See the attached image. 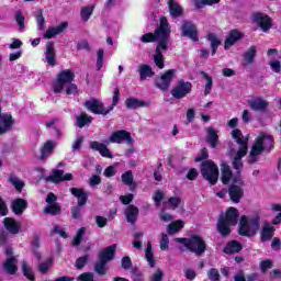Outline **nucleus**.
I'll list each match as a JSON object with an SVG mask.
<instances>
[{
    "label": "nucleus",
    "instance_id": "nucleus-1",
    "mask_svg": "<svg viewBox=\"0 0 281 281\" xmlns=\"http://www.w3.org/2000/svg\"><path fill=\"white\" fill-rule=\"evenodd\" d=\"M221 166L222 183H224V186H227V183H231V181L232 183H235L228 188V195L231 201H233V203H240V199H243L245 195V190H243V179L240 178V168L236 169L237 175L234 176L229 165L223 162Z\"/></svg>",
    "mask_w": 281,
    "mask_h": 281
},
{
    "label": "nucleus",
    "instance_id": "nucleus-2",
    "mask_svg": "<svg viewBox=\"0 0 281 281\" xmlns=\"http://www.w3.org/2000/svg\"><path fill=\"white\" fill-rule=\"evenodd\" d=\"M231 137L238 144L239 149L231 150V157L233 159V166L235 170L243 168V157L247 155V150H249L248 143L249 138L243 135V132L238 128H234L231 133Z\"/></svg>",
    "mask_w": 281,
    "mask_h": 281
},
{
    "label": "nucleus",
    "instance_id": "nucleus-3",
    "mask_svg": "<svg viewBox=\"0 0 281 281\" xmlns=\"http://www.w3.org/2000/svg\"><path fill=\"white\" fill-rule=\"evenodd\" d=\"M71 82H74V71H61L53 85L54 93H63V90L66 89V95H78V86Z\"/></svg>",
    "mask_w": 281,
    "mask_h": 281
},
{
    "label": "nucleus",
    "instance_id": "nucleus-4",
    "mask_svg": "<svg viewBox=\"0 0 281 281\" xmlns=\"http://www.w3.org/2000/svg\"><path fill=\"white\" fill-rule=\"evenodd\" d=\"M168 38H170V24L168 23V19L166 16L160 18V25L155 33H146L140 37L142 43H168Z\"/></svg>",
    "mask_w": 281,
    "mask_h": 281
},
{
    "label": "nucleus",
    "instance_id": "nucleus-5",
    "mask_svg": "<svg viewBox=\"0 0 281 281\" xmlns=\"http://www.w3.org/2000/svg\"><path fill=\"white\" fill-rule=\"evenodd\" d=\"M260 229V215H243L239 220L238 234L240 236H256Z\"/></svg>",
    "mask_w": 281,
    "mask_h": 281
},
{
    "label": "nucleus",
    "instance_id": "nucleus-6",
    "mask_svg": "<svg viewBox=\"0 0 281 281\" xmlns=\"http://www.w3.org/2000/svg\"><path fill=\"white\" fill-rule=\"evenodd\" d=\"M273 148V136L267 133H260L255 144L250 150V164H254L256 159H258V155H260L263 150H271Z\"/></svg>",
    "mask_w": 281,
    "mask_h": 281
},
{
    "label": "nucleus",
    "instance_id": "nucleus-7",
    "mask_svg": "<svg viewBox=\"0 0 281 281\" xmlns=\"http://www.w3.org/2000/svg\"><path fill=\"white\" fill-rule=\"evenodd\" d=\"M237 224H238V210L232 206L226 211V216L221 217L218 220L217 231L222 236H229V234H232V229L229 227H234Z\"/></svg>",
    "mask_w": 281,
    "mask_h": 281
},
{
    "label": "nucleus",
    "instance_id": "nucleus-8",
    "mask_svg": "<svg viewBox=\"0 0 281 281\" xmlns=\"http://www.w3.org/2000/svg\"><path fill=\"white\" fill-rule=\"evenodd\" d=\"M176 243L183 245L189 251L195 254V256H203L205 249H207V244L203 240V237L199 235H193L189 238H176Z\"/></svg>",
    "mask_w": 281,
    "mask_h": 281
},
{
    "label": "nucleus",
    "instance_id": "nucleus-9",
    "mask_svg": "<svg viewBox=\"0 0 281 281\" xmlns=\"http://www.w3.org/2000/svg\"><path fill=\"white\" fill-rule=\"evenodd\" d=\"M201 175L211 186H214L218 181V167L214 161L205 160L202 162Z\"/></svg>",
    "mask_w": 281,
    "mask_h": 281
},
{
    "label": "nucleus",
    "instance_id": "nucleus-10",
    "mask_svg": "<svg viewBox=\"0 0 281 281\" xmlns=\"http://www.w3.org/2000/svg\"><path fill=\"white\" fill-rule=\"evenodd\" d=\"M83 106L94 115H109L113 111V106L105 108L99 99H89L83 103Z\"/></svg>",
    "mask_w": 281,
    "mask_h": 281
},
{
    "label": "nucleus",
    "instance_id": "nucleus-11",
    "mask_svg": "<svg viewBox=\"0 0 281 281\" xmlns=\"http://www.w3.org/2000/svg\"><path fill=\"white\" fill-rule=\"evenodd\" d=\"M125 142L128 146H133V137L127 131L121 130L111 134L108 140H104V144H123Z\"/></svg>",
    "mask_w": 281,
    "mask_h": 281
},
{
    "label": "nucleus",
    "instance_id": "nucleus-12",
    "mask_svg": "<svg viewBox=\"0 0 281 281\" xmlns=\"http://www.w3.org/2000/svg\"><path fill=\"white\" fill-rule=\"evenodd\" d=\"M190 91H192V83L181 80L171 90V95L176 98V100H181V98H186Z\"/></svg>",
    "mask_w": 281,
    "mask_h": 281
},
{
    "label": "nucleus",
    "instance_id": "nucleus-13",
    "mask_svg": "<svg viewBox=\"0 0 281 281\" xmlns=\"http://www.w3.org/2000/svg\"><path fill=\"white\" fill-rule=\"evenodd\" d=\"M5 254L8 258L2 265V269L5 271V273L14 276V273L18 271L16 265L19 261L16 260V257L12 256V248H7Z\"/></svg>",
    "mask_w": 281,
    "mask_h": 281
},
{
    "label": "nucleus",
    "instance_id": "nucleus-14",
    "mask_svg": "<svg viewBox=\"0 0 281 281\" xmlns=\"http://www.w3.org/2000/svg\"><path fill=\"white\" fill-rule=\"evenodd\" d=\"M164 52H168V43H158L156 53L154 55V63L158 69L166 67V59L164 58Z\"/></svg>",
    "mask_w": 281,
    "mask_h": 281
},
{
    "label": "nucleus",
    "instance_id": "nucleus-15",
    "mask_svg": "<svg viewBox=\"0 0 281 281\" xmlns=\"http://www.w3.org/2000/svg\"><path fill=\"white\" fill-rule=\"evenodd\" d=\"M177 74L176 69H169L167 70L157 81L156 86L158 89H161V91H167V89L170 87V82H172V79L175 78V75Z\"/></svg>",
    "mask_w": 281,
    "mask_h": 281
},
{
    "label": "nucleus",
    "instance_id": "nucleus-16",
    "mask_svg": "<svg viewBox=\"0 0 281 281\" xmlns=\"http://www.w3.org/2000/svg\"><path fill=\"white\" fill-rule=\"evenodd\" d=\"M12 126H14V120H12V114L1 113L0 109V135H4V133H10V131H12Z\"/></svg>",
    "mask_w": 281,
    "mask_h": 281
},
{
    "label": "nucleus",
    "instance_id": "nucleus-17",
    "mask_svg": "<svg viewBox=\"0 0 281 281\" xmlns=\"http://www.w3.org/2000/svg\"><path fill=\"white\" fill-rule=\"evenodd\" d=\"M252 21L256 23V25H259L263 32L271 30V18L266 14H254Z\"/></svg>",
    "mask_w": 281,
    "mask_h": 281
},
{
    "label": "nucleus",
    "instance_id": "nucleus-18",
    "mask_svg": "<svg viewBox=\"0 0 281 281\" xmlns=\"http://www.w3.org/2000/svg\"><path fill=\"white\" fill-rule=\"evenodd\" d=\"M244 36L245 34H243L240 31L232 30L225 40L224 49L234 47V45H236V43H238V41H240Z\"/></svg>",
    "mask_w": 281,
    "mask_h": 281
},
{
    "label": "nucleus",
    "instance_id": "nucleus-19",
    "mask_svg": "<svg viewBox=\"0 0 281 281\" xmlns=\"http://www.w3.org/2000/svg\"><path fill=\"white\" fill-rule=\"evenodd\" d=\"M115 249H117V245L115 244L102 249L99 254V260L106 263L111 262L115 258Z\"/></svg>",
    "mask_w": 281,
    "mask_h": 281
},
{
    "label": "nucleus",
    "instance_id": "nucleus-20",
    "mask_svg": "<svg viewBox=\"0 0 281 281\" xmlns=\"http://www.w3.org/2000/svg\"><path fill=\"white\" fill-rule=\"evenodd\" d=\"M182 36H188L191 41H199L196 36V25L192 24V22H182Z\"/></svg>",
    "mask_w": 281,
    "mask_h": 281
},
{
    "label": "nucleus",
    "instance_id": "nucleus-21",
    "mask_svg": "<svg viewBox=\"0 0 281 281\" xmlns=\"http://www.w3.org/2000/svg\"><path fill=\"white\" fill-rule=\"evenodd\" d=\"M74 176L71 173H66L63 170H55L53 175L46 178V181H53V183H58L59 181H71Z\"/></svg>",
    "mask_w": 281,
    "mask_h": 281
},
{
    "label": "nucleus",
    "instance_id": "nucleus-22",
    "mask_svg": "<svg viewBox=\"0 0 281 281\" xmlns=\"http://www.w3.org/2000/svg\"><path fill=\"white\" fill-rule=\"evenodd\" d=\"M67 25H68L67 22H63L58 26L48 27L45 34L43 35V38L49 40V38H54V36H58V34H63V32L67 30Z\"/></svg>",
    "mask_w": 281,
    "mask_h": 281
},
{
    "label": "nucleus",
    "instance_id": "nucleus-23",
    "mask_svg": "<svg viewBox=\"0 0 281 281\" xmlns=\"http://www.w3.org/2000/svg\"><path fill=\"white\" fill-rule=\"evenodd\" d=\"M3 225L9 234L16 235V234H19V232H21V224H19L12 217H5L3 220Z\"/></svg>",
    "mask_w": 281,
    "mask_h": 281
},
{
    "label": "nucleus",
    "instance_id": "nucleus-24",
    "mask_svg": "<svg viewBox=\"0 0 281 281\" xmlns=\"http://www.w3.org/2000/svg\"><path fill=\"white\" fill-rule=\"evenodd\" d=\"M90 147L92 148V150H98L102 157H106L108 159H113V154L111 153L109 147H106V145L99 142H92L90 144Z\"/></svg>",
    "mask_w": 281,
    "mask_h": 281
},
{
    "label": "nucleus",
    "instance_id": "nucleus-25",
    "mask_svg": "<svg viewBox=\"0 0 281 281\" xmlns=\"http://www.w3.org/2000/svg\"><path fill=\"white\" fill-rule=\"evenodd\" d=\"M125 216L127 223H132V225L135 224L139 216V209L135 205H128L125 210Z\"/></svg>",
    "mask_w": 281,
    "mask_h": 281
},
{
    "label": "nucleus",
    "instance_id": "nucleus-26",
    "mask_svg": "<svg viewBox=\"0 0 281 281\" xmlns=\"http://www.w3.org/2000/svg\"><path fill=\"white\" fill-rule=\"evenodd\" d=\"M70 192L77 199L79 207H82V205L87 204V199L89 195L87 194V192H85V190L78 189V188H71Z\"/></svg>",
    "mask_w": 281,
    "mask_h": 281
},
{
    "label": "nucleus",
    "instance_id": "nucleus-27",
    "mask_svg": "<svg viewBox=\"0 0 281 281\" xmlns=\"http://www.w3.org/2000/svg\"><path fill=\"white\" fill-rule=\"evenodd\" d=\"M249 106L252 111H267L269 102L265 99L256 98L249 101Z\"/></svg>",
    "mask_w": 281,
    "mask_h": 281
},
{
    "label": "nucleus",
    "instance_id": "nucleus-28",
    "mask_svg": "<svg viewBox=\"0 0 281 281\" xmlns=\"http://www.w3.org/2000/svg\"><path fill=\"white\" fill-rule=\"evenodd\" d=\"M46 63L47 65H50V67H54L56 65V50L54 49V44L52 42H48L46 44Z\"/></svg>",
    "mask_w": 281,
    "mask_h": 281
},
{
    "label": "nucleus",
    "instance_id": "nucleus-29",
    "mask_svg": "<svg viewBox=\"0 0 281 281\" xmlns=\"http://www.w3.org/2000/svg\"><path fill=\"white\" fill-rule=\"evenodd\" d=\"M168 8L173 19H178V16L183 14V8L179 4V2H176L175 0H168Z\"/></svg>",
    "mask_w": 281,
    "mask_h": 281
},
{
    "label": "nucleus",
    "instance_id": "nucleus-30",
    "mask_svg": "<svg viewBox=\"0 0 281 281\" xmlns=\"http://www.w3.org/2000/svg\"><path fill=\"white\" fill-rule=\"evenodd\" d=\"M206 142L213 147L218 146V132L214 127L206 128Z\"/></svg>",
    "mask_w": 281,
    "mask_h": 281
},
{
    "label": "nucleus",
    "instance_id": "nucleus-31",
    "mask_svg": "<svg viewBox=\"0 0 281 281\" xmlns=\"http://www.w3.org/2000/svg\"><path fill=\"white\" fill-rule=\"evenodd\" d=\"M91 122H93V117L89 116L86 112L76 116V126H78V128H85V126H89Z\"/></svg>",
    "mask_w": 281,
    "mask_h": 281
},
{
    "label": "nucleus",
    "instance_id": "nucleus-32",
    "mask_svg": "<svg viewBox=\"0 0 281 281\" xmlns=\"http://www.w3.org/2000/svg\"><path fill=\"white\" fill-rule=\"evenodd\" d=\"M27 207V201L23 199H16L12 202V210L16 215L23 214Z\"/></svg>",
    "mask_w": 281,
    "mask_h": 281
},
{
    "label": "nucleus",
    "instance_id": "nucleus-33",
    "mask_svg": "<svg viewBox=\"0 0 281 281\" xmlns=\"http://www.w3.org/2000/svg\"><path fill=\"white\" fill-rule=\"evenodd\" d=\"M56 148V142L54 140H47L41 150V159H45L46 157L50 156L52 153H54V149Z\"/></svg>",
    "mask_w": 281,
    "mask_h": 281
},
{
    "label": "nucleus",
    "instance_id": "nucleus-34",
    "mask_svg": "<svg viewBox=\"0 0 281 281\" xmlns=\"http://www.w3.org/2000/svg\"><path fill=\"white\" fill-rule=\"evenodd\" d=\"M125 105L127 109H142L148 106V102L135 98H130L125 100Z\"/></svg>",
    "mask_w": 281,
    "mask_h": 281
},
{
    "label": "nucleus",
    "instance_id": "nucleus-35",
    "mask_svg": "<svg viewBox=\"0 0 281 281\" xmlns=\"http://www.w3.org/2000/svg\"><path fill=\"white\" fill-rule=\"evenodd\" d=\"M274 232L276 227L270 224H265L261 231V240H271Z\"/></svg>",
    "mask_w": 281,
    "mask_h": 281
},
{
    "label": "nucleus",
    "instance_id": "nucleus-36",
    "mask_svg": "<svg viewBox=\"0 0 281 281\" xmlns=\"http://www.w3.org/2000/svg\"><path fill=\"white\" fill-rule=\"evenodd\" d=\"M138 74L140 76V80H146V78H153L155 72H153V68L148 65H142L138 69Z\"/></svg>",
    "mask_w": 281,
    "mask_h": 281
},
{
    "label": "nucleus",
    "instance_id": "nucleus-37",
    "mask_svg": "<svg viewBox=\"0 0 281 281\" xmlns=\"http://www.w3.org/2000/svg\"><path fill=\"white\" fill-rule=\"evenodd\" d=\"M121 180L124 186H130L131 190H135V182L133 179V171L128 170L121 176Z\"/></svg>",
    "mask_w": 281,
    "mask_h": 281
},
{
    "label": "nucleus",
    "instance_id": "nucleus-38",
    "mask_svg": "<svg viewBox=\"0 0 281 281\" xmlns=\"http://www.w3.org/2000/svg\"><path fill=\"white\" fill-rule=\"evenodd\" d=\"M243 249V246H240V243L233 240L226 245L224 248V254H238Z\"/></svg>",
    "mask_w": 281,
    "mask_h": 281
},
{
    "label": "nucleus",
    "instance_id": "nucleus-39",
    "mask_svg": "<svg viewBox=\"0 0 281 281\" xmlns=\"http://www.w3.org/2000/svg\"><path fill=\"white\" fill-rule=\"evenodd\" d=\"M183 225H184L183 221L178 220L168 225L167 232L170 235L177 234V232H181V229H183Z\"/></svg>",
    "mask_w": 281,
    "mask_h": 281
},
{
    "label": "nucleus",
    "instance_id": "nucleus-40",
    "mask_svg": "<svg viewBox=\"0 0 281 281\" xmlns=\"http://www.w3.org/2000/svg\"><path fill=\"white\" fill-rule=\"evenodd\" d=\"M257 52L258 48L256 46H251L247 49V52L244 54V60L246 65H251V63H254V58H256Z\"/></svg>",
    "mask_w": 281,
    "mask_h": 281
},
{
    "label": "nucleus",
    "instance_id": "nucleus-41",
    "mask_svg": "<svg viewBox=\"0 0 281 281\" xmlns=\"http://www.w3.org/2000/svg\"><path fill=\"white\" fill-rule=\"evenodd\" d=\"M93 10H95V5L93 4L81 8V12H80L81 21L87 23V21L91 19V14H93Z\"/></svg>",
    "mask_w": 281,
    "mask_h": 281
},
{
    "label": "nucleus",
    "instance_id": "nucleus-42",
    "mask_svg": "<svg viewBox=\"0 0 281 281\" xmlns=\"http://www.w3.org/2000/svg\"><path fill=\"white\" fill-rule=\"evenodd\" d=\"M145 258L150 267H155V258L153 255V244L148 241L147 248L145 250Z\"/></svg>",
    "mask_w": 281,
    "mask_h": 281
},
{
    "label": "nucleus",
    "instance_id": "nucleus-43",
    "mask_svg": "<svg viewBox=\"0 0 281 281\" xmlns=\"http://www.w3.org/2000/svg\"><path fill=\"white\" fill-rule=\"evenodd\" d=\"M207 40L211 43L212 55L214 56V54H216V49H218V45H221V41H218V37H216L214 33H210Z\"/></svg>",
    "mask_w": 281,
    "mask_h": 281
},
{
    "label": "nucleus",
    "instance_id": "nucleus-44",
    "mask_svg": "<svg viewBox=\"0 0 281 281\" xmlns=\"http://www.w3.org/2000/svg\"><path fill=\"white\" fill-rule=\"evenodd\" d=\"M22 272L27 280L34 281V271L32 270V267L27 265V262L22 263Z\"/></svg>",
    "mask_w": 281,
    "mask_h": 281
},
{
    "label": "nucleus",
    "instance_id": "nucleus-45",
    "mask_svg": "<svg viewBox=\"0 0 281 281\" xmlns=\"http://www.w3.org/2000/svg\"><path fill=\"white\" fill-rule=\"evenodd\" d=\"M201 74H202L203 78L206 80L204 94L210 95V92L212 91L213 79H212V77H210V75H207L204 71H202Z\"/></svg>",
    "mask_w": 281,
    "mask_h": 281
},
{
    "label": "nucleus",
    "instance_id": "nucleus-46",
    "mask_svg": "<svg viewBox=\"0 0 281 281\" xmlns=\"http://www.w3.org/2000/svg\"><path fill=\"white\" fill-rule=\"evenodd\" d=\"M9 181L12 183V186H14L18 192H21L23 188H25V182H23V180L19 179L18 177H11Z\"/></svg>",
    "mask_w": 281,
    "mask_h": 281
},
{
    "label": "nucleus",
    "instance_id": "nucleus-47",
    "mask_svg": "<svg viewBox=\"0 0 281 281\" xmlns=\"http://www.w3.org/2000/svg\"><path fill=\"white\" fill-rule=\"evenodd\" d=\"M221 0H194V5L198 9L205 8V5H214Z\"/></svg>",
    "mask_w": 281,
    "mask_h": 281
},
{
    "label": "nucleus",
    "instance_id": "nucleus-48",
    "mask_svg": "<svg viewBox=\"0 0 281 281\" xmlns=\"http://www.w3.org/2000/svg\"><path fill=\"white\" fill-rule=\"evenodd\" d=\"M86 232H87L86 227L79 228V231L77 232V235L75 236V238L72 240V245H75V247H78V245H80V243H82V238L85 237Z\"/></svg>",
    "mask_w": 281,
    "mask_h": 281
},
{
    "label": "nucleus",
    "instance_id": "nucleus-49",
    "mask_svg": "<svg viewBox=\"0 0 281 281\" xmlns=\"http://www.w3.org/2000/svg\"><path fill=\"white\" fill-rule=\"evenodd\" d=\"M59 212H60V205L58 204H50L44 209L45 214H52L53 216H56V214H58Z\"/></svg>",
    "mask_w": 281,
    "mask_h": 281
},
{
    "label": "nucleus",
    "instance_id": "nucleus-50",
    "mask_svg": "<svg viewBox=\"0 0 281 281\" xmlns=\"http://www.w3.org/2000/svg\"><path fill=\"white\" fill-rule=\"evenodd\" d=\"M94 271L99 276H105L106 274V262L99 259V262L94 267Z\"/></svg>",
    "mask_w": 281,
    "mask_h": 281
},
{
    "label": "nucleus",
    "instance_id": "nucleus-51",
    "mask_svg": "<svg viewBox=\"0 0 281 281\" xmlns=\"http://www.w3.org/2000/svg\"><path fill=\"white\" fill-rule=\"evenodd\" d=\"M271 210H272V212H279V214L272 221V225H280V222H281V205L280 204H272Z\"/></svg>",
    "mask_w": 281,
    "mask_h": 281
},
{
    "label": "nucleus",
    "instance_id": "nucleus-52",
    "mask_svg": "<svg viewBox=\"0 0 281 281\" xmlns=\"http://www.w3.org/2000/svg\"><path fill=\"white\" fill-rule=\"evenodd\" d=\"M53 262H54V259L48 258L45 262L40 265L38 271L41 273H47V271H49V268L52 267Z\"/></svg>",
    "mask_w": 281,
    "mask_h": 281
},
{
    "label": "nucleus",
    "instance_id": "nucleus-53",
    "mask_svg": "<svg viewBox=\"0 0 281 281\" xmlns=\"http://www.w3.org/2000/svg\"><path fill=\"white\" fill-rule=\"evenodd\" d=\"M15 21L18 23L20 32H23V30H25V16L22 15L21 12H18L15 14Z\"/></svg>",
    "mask_w": 281,
    "mask_h": 281
},
{
    "label": "nucleus",
    "instance_id": "nucleus-54",
    "mask_svg": "<svg viewBox=\"0 0 281 281\" xmlns=\"http://www.w3.org/2000/svg\"><path fill=\"white\" fill-rule=\"evenodd\" d=\"M104 67V50L99 49L97 52V69H102Z\"/></svg>",
    "mask_w": 281,
    "mask_h": 281
},
{
    "label": "nucleus",
    "instance_id": "nucleus-55",
    "mask_svg": "<svg viewBox=\"0 0 281 281\" xmlns=\"http://www.w3.org/2000/svg\"><path fill=\"white\" fill-rule=\"evenodd\" d=\"M170 245V239H168V235L162 234L161 240H160V249L162 251H168V247Z\"/></svg>",
    "mask_w": 281,
    "mask_h": 281
},
{
    "label": "nucleus",
    "instance_id": "nucleus-56",
    "mask_svg": "<svg viewBox=\"0 0 281 281\" xmlns=\"http://www.w3.org/2000/svg\"><path fill=\"white\" fill-rule=\"evenodd\" d=\"M164 196H165V194L162 191H156L155 194L153 195V199H154L157 207H159V205H161V201H164Z\"/></svg>",
    "mask_w": 281,
    "mask_h": 281
},
{
    "label": "nucleus",
    "instance_id": "nucleus-57",
    "mask_svg": "<svg viewBox=\"0 0 281 281\" xmlns=\"http://www.w3.org/2000/svg\"><path fill=\"white\" fill-rule=\"evenodd\" d=\"M259 267L261 271L265 273L268 271V269H271V267H273V262L271 260H263L259 263Z\"/></svg>",
    "mask_w": 281,
    "mask_h": 281
},
{
    "label": "nucleus",
    "instance_id": "nucleus-58",
    "mask_svg": "<svg viewBox=\"0 0 281 281\" xmlns=\"http://www.w3.org/2000/svg\"><path fill=\"white\" fill-rule=\"evenodd\" d=\"M150 281H161L164 280V272L161 270H156L151 277L149 278Z\"/></svg>",
    "mask_w": 281,
    "mask_h": 281
},
{
    "label": "nucleus",
    "instance_id": "nucleus-59",
    "mask_svg": "<svg viewBox=\"0 0 281 281\" xmlns=\"http://www.w3.org/2000/svg\"><path fill=\"white\" fill-rule=\"evenodd\" d=\"M207 276L210 278V280H213V281H218L220 278H221V274L218 273V271L216 269H211L209 272H207Z\"/></svg>",
    "mask_w": 281,
    "mask_h": 281
},
{
    "label": "nucleus",
    "instance_id": "nucleus-60",
    "mask_svg": "<svg viewBox=\"0 0 281 281\" xmlns=\"http://www.w3.org/2000/svg\"><path fill=\"white\" fill-rule=\"evenodd\" d=\"M89 260L88 256H83L77 259L76 267L77 269H82L85 265H87V261Z\"/></svg>",
    "mask_w": 281,
    "mask_h": 281
},
{
    "label": "nucleus",
    "instance_id": "nucleus-61",
    "mask_svg": "<svg viewBox=\"0 0 281 281\" xmlns=\"http://www.w3.org/2000/svg\"><path fill=\"white\" fill-rule=\"evenodd\" d=\"M122 269H130L133 267V262L131 261V257H123L121 260Z\"/></svg>",
    "mask_w": 281,
    "mask_h": 281
},
{
    "label": "nucleus",
    "instance_id": "nucleus-62",
    "mask_svg": "<svg viewBox=\"0 0 281 281\" xmlns=\"http://www.w3.org/2000/svg\"><path fill=\"white\" fill-rule=\"evenodd\" d=\"M95 223L98 225V227H106V223H109V220H106V217L104 216H95Z\"/></svg>",
    "mask_w": 281,
    "mask_h": 281
},
{
    "label": "nucleus",
    "instance_id": "nucleus-63",
    "mask_svg": "<svg viewBox=\"0 0 281 281\" xmlns=\"http://www.w3.org/2000/svg\"><path fill=\"white\" fill-rule=\"evenodd\" d=\"M78 281H93V273L85 272L77 278Z\"/></svg>",
    "mask_w": 281,
    "mask_h": 281
},
{
    "label": "nucleus",
    "instance_id": "nucleus-64",
    "mask_svg": "<svg viewBox=\"0 0 281 281\" xmlns=\"http://www.w3.org/2000/svg\"><path fill=\"white\" fill-rule=\"evenodd\" d=\"M53 234H58V236H60L61 238H67V232H65V229H63V227L60 226H55L53 228Z\"/></svg>",
    "mask_w": 281,
    "mask_h": 281
}]
</instances>
